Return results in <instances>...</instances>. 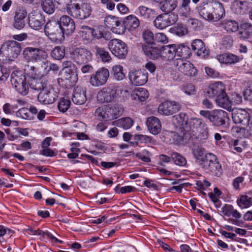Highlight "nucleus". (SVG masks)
I'll return each mask as SVG.
<instances>
[{
	"label": "nucleus",
	"mask_w": 252,
	"mask_h": 252,
	"mask_svg": "<svg viewBox=\"0 0 252 252\" xmlns=\"http://www.w3.org/2000/svg\"><path fill=\"white\" fill-rule=\"evenodd\" d=\"M199 114L208 119L214 126H220L225 124L227 113L221 109H214L212 111L200 110Z\"/></svg>",
	"instance_id": "obj_1"
},
{
	"label": "nucleus",
	"mask_w": 252,
	"mask_h": 252,
	"mask_svg": "<svg viewBox=\"0 0 252 252\" xmlns=\"http://www.w3.org/2000/svg\"><path fill=\"white\" fill-rule=\"evenodd\" d=\"M21 51V44L15 40H8L4 42L0 49V53L13 61L17 58Z\"/></svg>",
	"instance_id": "obj_2"
},
{
	"label": "nucleus",
	"mask_w": 252,
	"mask_h": 252,
	"mask_svg": "<svg viewBox=\"0 0 252 252\" xmlns=\"http://www.w3.org/2000/svg\"><path fill=\"white\" fill-rule=\"evenodd\" d=\"M11 82L16 90L23 95L29 92V86L27 84L25 74L21 71H14L11 74Z\"/></svg>",
	"instance_id": "obj_3"
},
{
	"label": "nucleus",
	"mask_w": 252,
	"mask_h": 252,
	"mask_svg": "<svg viewBox=\"0 0 252 252\" xmlns=\"http://www.w3.org/2000/svg\"><path fill=\"white\" fill-rule=\"evenodd\" d=\"M67 11L73 17L84 19L91 15L92 8L88 3H73L67 7Z\"/></svg>",
	"instance_id": "obj_4"
},
{
	"label": "nucleus",
	"mask_w": 252,
	"mask_h": 252,
	"mask_svg": "<svg viewBox=\"0 0 252 252\" xmlns=\"http://www.w3.org/2000/svg\"><path fill=\"white\" fill-rule=\"evenodd\" d=\"M207 159L201 165L207 172L211 173L220 177L222 173V169L216 155L212 153L206 154Z\"/></svg>",
	"instance_id": "obj_5"
},
{
	"label": "nucleus",
	"mask_w": 252,
	"mask_h": 252,
	"mask_svg": "<svg viewBox=\"0 0 252 252\" xmlns=\"http://www.w3.org/2000/svg\"><path fill=\"white\" fill-rule=\"evenodd\" d=\"M23 55L28 62L32 63H37L46 60L48 57V54L45 50L32 47L25 48L23 50Z\"/></svg>",
	"instance_id": "obj_6"
},
{
	"label": "nucleus",
	"mask_w": 252,
	"mask_h": 252,
	"mask_svg": "<svg viewBox=\"0 0 252 252\" xmlns=\"http://www.w3.org/2000/svg\"><path fill=\"white\" fill-rule=\"evenodd\" d=\"M108 46L111 53L118 58H126L128 51L127 46L122 40L113 39L109 42Z\"/></svg>",
	"instance_id": "obj_7"
},
{
	"label": "nucleus",
	"mask_w": 252,
	"mask_h": 252,
	"mask_svg": "<svg viewBox=\"0 0 252 252\" xmlns=\"http://www.w3.org/2000/svg\"><path fill=\"white\" fill-rule=\"evenodd\" d=\"M118 97L116 87L111 86L104 87L99 90L96 95V99L100 103H109L116 101Z\"/></svg>",
	"instance_id": "obj_8"
},
{
	"label": "nucleus",
	"mask_w": 252,
	"mask_h": 252,
	"mask_svg": "<svg viewBox=\"0 0 252 252\" xmlns=\"http://www.w3.org/2000/svg\"><path fill=\"white\" fill-rule=\"evenodd\" d=\"M109 77V70L104 67L99 68L93 73L90 78V83L93 87H98L104 85Z\"/></svg>",
	"instance_id": "obj_9"
},
{
	"label": "nucleus",
	"mask_w": 252,
	"mask_h": 252,
	"mask_svg": "<svg viewBox=\"0 0 252 252\" xmlns=\"http://www.w3.org/2000/svg\"><path fill=\"white\" fill-rule=\"evenodd\" d=\"M59 92L49 84L46 88L39 93L38 100L43 104H50L53 103L58 97Z\"/></svg>",
	"instance_id": "obj_10"
},
{
	"label": "nucleus",
	"mask_w": 252,
	"mask_h": 252,
	"mask_svg": "<svg viewBox=\"0 0 252 252\" xmlns=\"http://www.w3.org/2000/svg\"><path fill=\"white\" fill-rule=\"evenodd\" d=\"M72 57L78 64L88 63L92 60V53L85 48H76L72 52Z\"/></svg>",
	"instance_id": "obj_11"
},
{
	"label": "nucleus",
	"mask_w": 252,
	"mask_h": 252,
	"mask_svg": "<svg viewBox=\"0 0 252 252\" xmlns=\"http://www.w3.org/2000/svg\"><path fill=\"white\" fill-rule=\"evenodd\" d=\"M44 31L47 36H52L51 38L55 40H62L64 39L63 32L58 22L50 21L47 23L44 27Z\"/></svg>",
	"instance_id": "obj_12"
},
{
	"label": "nucleus",
	"mask_w": 252,
	"mask_h": 252,
	"mask_svg": "<svg viewBox=\"0 0 252 252\" xmlns=\"http://www.w3.org/2000/svg\"><path fill=\"white\" fill-rule=\"evenodd\" d=\"M181 109V105L175 101H166L160 104L158 107V112L165 116L172 115Z\"/></svg>",
	"instance_id": "obj_13"
},
{
	"label": "nucleus",
	"mask_w": 252,
	"mask_h": 252,
	"mask_svg": "<svg viewBox=\"0 0 252 252\" xmlns=\"http://www.w3.org/2000/svg\"><path fill=\"white\" fill-rule=\"evenodd\" d=\"M176 65L178 70L184 75L193 77L196 76L197 70L193 65L189 61H183L182 59L177 60Z\"/></svg>",
	"instance_id": "obj_14"
},
{
	"label": "nucleus",
	"mask_w": 252,
	"mask_h": 252,
	"mask_svg": "<svg viewBox=\"0 0 252 252\" xmlns=\"http://www.w3.org/2000/svg\"><path fill=\"white\" fill-rule=\"evenodd\" d=\"M148 73L144 70L131 71L129 73V78L131 83L135 86L144 85L148 81Z\"/></svg>",
	"instance_id": "obj_15"
},
{
	"label": "nucleus",
	"mask_w": 252,
	"mask_h": 252,
	"mask_svg": "<svg viewBox=\"0 0 252 252\" xmlns=\"http://www.w3.org/2000/svg\"><path fill=\"white\" fill-rule=\"evenodd\" d=\"M27 16L26 10L22 7H18L15 12L14 17L13 27L17 30H21L26 24V18Z\"/></svg>",
	"instance_id": "obj_16"
},
{
	"label": "nucleus",
	"mask_w": 252,
	"mask_h": 252,
	"mask_svg": "<svg viewBox=\"0 0 252 252\" xmlns=\"http://www.w3.org/2000/svg\"><path fill=\"white\" fill-rule=\"evenodd\" d=\"M63 34L70 35L72 34L75 29L74 21L69 16L64 15L60 18L59 22Z\"/></svg>",
	"instance_id": "obj_17"
},
{
	"label": "nucleus",
	"mask_w": 252,
	"mask_h": 252,
	"mask_svg": "<svg viewBox=\"0 0 252 252\" xmlns=\"http://www.w3.org/2000/svg\"><path fill=\"white\" fill-rule=\"evenodd\" d=\"M44 22L45 20L43 16L39 12H32L29 15V26L35 30L41 29Z\"/></svg>",
	"instance_id": "obj_18"
},
{
	"label": "nucleus",
	"mask_w": 252,
	"mask_h": 252,
	"mask_svg": "<svg viewBox=\"0 0 252 252\" xmlns=\"http://www.w3.org/2000/svg\"><path fill=\"white\" fill-rule=\"evenodd\" d=\"M72 100L76 105L84 104L87 101L86 89L81 87H76L73 92Z\"/></svg>",
	"instance_id": "obj_19"
},
{
	"label": "nucleus",
	"mask_w": 252,
	"mask_h": 252,
	"mask_svg": "<svg viewBox=\"0 0 252 252\" xmlns=\"http://www.w3.org/2000/svg\"><path fill=\"white\" fill-rule=\"evenodd\" d=\"M146 125L149 131L154 135L158 134L161 128V124L160 120L157 117L151 116L146 120Z\"/></svg>",
	"instance_id": "obj_20"
},
{
	"label": "nucleus",
	"mask_w": 252,
	"mask_h": 252,
	"mask_svg": "<svg viewBox=\"0 0 252 252\" xmlns=\"http://www.w3.org/2000/svg\"><path fill=\"white\" fill-rule=\"evenodd\" d=\"M62 80L64 82L66 87L73 86L78 81L77 71L65 70L63 74Z\"/></svg>",
	"instance_id": "obj_21"
},
{
	"label": "nucleus",
	"mask_w": 252,
	"mask_h": 252,
	"mask_svg": "<svg viewBox=\"0 0 252 252\" xmlns=\"http://www.w3.org/2000/svg\"><path fill=\"white\" fill-rule=\"evenodd\" d=\"M212 5L213 2H203L197 8L200 16L206 20L211 21Z\"/></svg>",
	"instance_id": "obj_22"
},
{
	"label": "nucleus",
	"mask_w": 252,
	"mask_h": 252,
	"mask_svg": "<svg viewBox=\"0 0 252 252\" xmlns=\"http://www.w3.org/2000/svg\"><path fill=\"white\" fill-rule=\"evenodd\" d=\"M176 45L163 46L160 48V58L164 61L172 60L176 55Z\"/></svg>",
	"instance_id": "obj_23"
},
{
	"label": "nucleus",
	"mask_w": 252,
	"mask_h": 252,
	"mask_svg": "<svg viewBox=\"0 0 252 252\" xmlns=\"http://www.w3.org/2000/svg\"><path fill=\"white\" fill-rule=\"evenodd\" d=\"M225 87L221 82H217L209 86L207 93L211 97H217L225 92Z\"/></svg>",
	"instance_id": "obj_24"
},
{
	"label": "nucleus",
	"mask_w": 252,
	"mask_h": 252,
	"mask_svg": "<svg viewBox=\"0 0 252 252\" xmlns=\"http://www.w3.org/2000/svg\"><path fill=\"white\" fill-rule=\"evenodd\" d=\"M232 120L235 124L245 125L249 121V114L243 109H239L232 114Z\"/></svg>",
	"instance_id": "obj_25"
},
{
	"label": "nucleus",
	"mask_w": 252,
	"mask_h": 252,
	"mask_svg": "<svg viewBox=\"0 0 252 252\" xmlns=\"http://www.w3.org/2000/svg\"><path fill=\"white\" fill-rule=\"evenodd\" d=\"M29 86L32 90L36 91H42L45 88H46L49 83L43 78H30L28 80Z\"/></svg>",
	"instance_id": "obj_26"
},
{
	"label": "nucleus",
	"mask_w": 252,
	"mask_h": 252,
	"mask_svg": "<svg viewBox=\"0 0 252 252\" xmlns=\"http://www.w3.org/2000/svg\"><path fill=\"white\" fill-rule=\"evenodd\" d=\"M123 24L129 31H133L139 26L140 21L136 16L131 14L124 18Z\"/></svg>",
	"instance_id": "obj_27"
},
{
	"label": "nucleus",
	"mask_w": 252,
	"mask_h": 252,
	"mask_svg": "<svg viewBox=\"0 0 252 252\" xmlns=\"http://www.w3.org/2000/svg\"><path fill=\"white\" fill-rule=\"evenodd\" d=\"M213 10L211 12V21H217L225 15L224 9L222 3L218 1L213 2Z\"/></svg>",
	"instance_id": "obj_28"
},
{
	"label": "nucleus",
	"mask_w": 252,
	"mask_h": 252,
	"mask_svg": "<svg viewBox=\"0 0 252 252\" xmlns=\"http://www.w3.org/2000/svg\"><path fill=\"white\" fill-rule=\"evenodd\" d=\"M142 48L145 55L150 59L157 60L160 57V49L147 44H143Z\"/></svg>",
	"instance_id": "obj_29"
},
{
	"label": "nucleus",
	"mask_w": 252,
	"mask_h": 252,
	"mask_svg": "<svg viewBox=\"0 0 252 252\" xmlns=\"http://www.w3.org/2000/svg\"><path fill=\"white\" fill-rule=\"evenodd\" d=\"M217 59L220 63L233 64L239 62V58L231 53H224L217 56Z\"/></svg>",
	"instance_id": "obj_30"
},
{
	"label": "nucleus",
	"mask_w": 252,
	"mask_h": 252,
	"mask_svg": "<svg viewBox=\"0 0 252 252\" xmlns=\"http://www.w3.org/2000/svg\"><path fill=\"white\" fill-rule=\"evenodd\" d=\"M109 109V105H102L99 107L95 111V116L100 120L104 121H111V115Z\"/></svg>",
	"instance_id": "obj_31"
},
{
	"label": "nucleus",
	"mask_w": 252,
	"mask_h": 252,
	"mask_svg": "<svg viewBox=\"0 0 252 252\" xmlns=\"http://www.w3.org/2000/svg\"><path fill=\"white\" fill-rule=\"evenodd\" d=\"M191 48L199 56L204 57L208 54V51L200 39H197L193 40L191 43Z\"/></svg>",
	"instance_id": "obj_32"
},
{
	"label": "nucleus",
	"mask_w": 252,
	"mask_h": 252,
	"mask_svg": "<svg viewBox=\"0 0 252 252\" xmlns=\"http://www.w3.org/2000/svg\"><path fill=\"white\" fill-rule=\"evenodd\" d=\"M215 102L219 107L227 110H230L231 109V101L226 92L217 96L215 99Z\"/></svg>",
	"instance_id": "obj_33"
},
{
	"label": "nucleus",
	"mask_w": 252,
	"mask_h": 252,
	"mask_svg": "<svg viewBox=\"0 0 252 252\" xmlns=\"http://www.w3.org/2000/svg\"><path fill=\"white\" fill-rule=\"evenodd\" d=\"M231 9L237 14H243L248 10V3L245 1L234 0L231 5Z\"/></svg>",
	"instance_id": "obj_34"
},
{
	"label": "nucleus",
	"mask_w": 252,
	"mask_h": 252,
	"mask_svg": "<svg viewBox=\"0 0 252 252\" xmlns=\"http://www.w3.org/2000/svg\"><path fill=\"white\" fill-rule=\"evenodd\" d=\"M239 32V38L242 39L249 38L252 35V25L249 23H243L241 25Z\"/></svg>",
	"instance_id": "obj_35"
},
{
	"label": "nucleus",
	"mask_w": 252,
	"mask_h": 252,
	"mask_svg": "<svg viewBox=\"0 0 252 252\" xmlns=\"http://www.w3.org/2000/svg\"><path fill=\"white\" fill-rule=\"evenodd\" d=\"M149 96L148 91L143 88H138L133 91L131 97L133 100L139 101H145Z\"/></svg>",
	"instance_id": "obj_36"
},
{
	"label": "nucleus",
	"mask_w": 252,
	"mask_h": 252,
	"mask_svg": "<svg viewBox=\"0 0 252 252\" xmlns=\"http://www.w3.org/2000/svg\"><path fill=\"white\" fill-rule=\"evenodd\" d=\"M190 2V0H182L178 8V13L181 17L188 18L190 16V8L189 6Z\"/></svg>",
	"instance_id": "obj_37"
},
{
	"label": "nucleus",
	"mask_w": 252,
	"mask_h": 252,
	"mask_svg": "<svg viewBox=\"0 0 252 252\" xmlns=\"http://www.w3.org/2000/svg\"><path fill=\"white\" fill-rule=\"evenodd\" d=\"M112 125L124 129H128L133 125V121L129 117H125L114 121Z\"/></svg>",
	"instance_id": "obj_38"
},
{
	"label": "nucleus",
	"mask_w": 252,
	"mask_h": 252,
	"mask_svg": "<svg viewBox=\"0 0 252 252\" xmlns=\"http://www.w3.org/2000/svg\"><path fill=\"white\" fill-rule=\"evenodd\" d=\"M204 122L201 119L191 118L186 123V128L193 132H196Z\"/></svg>",
	"instance_id": "obj_39"
},
{
	"label": "nucleus",
	"mask_w": 252,
	"mask_h": 252,
	"mask_svg": "<svg viewBox=\"0 0 252 252\" xmlns=\"http://www.w3.org/2000/svg\"><path fill=\"white\" fill-rule=\"evenodd\" d=\"M222 28L228 32H237L239 29V24L237 22L233 20H225L221 24Z\"/></svg>",
	"instance_id": "obj_40"
},
{
	"label": "nucleus",
	"mask_w": 252,
	"mask_h": 252,
	"mask_svg": "<svg viewBox=\"0 0 252 252\" xmlns=\"http://www.w3.org/2000/svg\"><path fill=\"white\" fill-rule=\"evenodd\" d=\"M193 154L196 162L201 166L207 159L206 154H205V150L203 148L199 147L194 148L193 150Z\"/></svg>",
	"instance_id": "obj_41"
},
{
	"label": "nucleus",
	"mask_w": 252,
	"mask_h": 252,
	"mask_svg": "<svg viewBox=\"0 0 252 252\" xmlns=\"http://www.w3.org/2000/svg\"><path fill=\"white\" fill-rule=\"evenodd\" d=\"M95 55L98 56L103 63H109L111 60V57L106 50L98 46L95 47Z\"/></svg>",
	"instance_id": "obj_42"
},
{
	"label": "nucleus",
	"mask_w": 252,
	"mask_h": 252,
	"mask_svg": "<svg viewBox=\"0 0 252 252\" xmlns=\"http://www.w3.org/2000/svg\"><path fill=\"white\" fill-rule=\"evenodd\" d=\"M176 55L183 58H188L191 55V51L189 47L185 45H176Z\"/></svg>",
	"instance_id": "obj_43"
},
{
	"label": "nucleus",
	"mask_w": 252,
	"mask_h": 252,
	"mask_svg": "<svg viewBox=\"0 0 252 252\" xmlns=\"http://www.w3.org/2000/svg\"><path fill=\"white\" fill-rule=\"evenodd\" d=\"M177 6V0H163L160 8L164 12H170L174 10Z\"/></svg>",
	"instance_id": "obj_44"
},
{
	"label": "nucleus",
	"mask_w": 252,
	"mask_h": 252,
	"mask_svg": "<svg viewBox=\"0 0 252 252\" xmlns=\"http://www.w3.org/2000/svg\"><path fill=\"white\" fill-rule=\"evenodd\" d=\"M154 26L158 29L162 30L169 26L165 14L159 15L154 21Z\"/></svg>",
	"instance_id": "obj_45"
},
{
	"label": "nucleus",
	"mask_w": 252,
	"mask_h": 252,
	"mask_svg": "<svg viewBox=\"0 0 252 252\" xmlns=\"http://www.w3.org/2000/svg\"><path fill=\"white\" fill-rule=\"evenodd\" d=\"M237 203L241 208H247L252 205V198L246 195H242L237 199Z\"/></svg>",
	"instance_id": "obj_46"
},
{
	"label": "nucleus",
	"mask_w": 252,
	"mask_h": 252,
	"mask_svg": "<svg viewBox=\"0 0 252 252\" xmlns=\"http://www.w3.org/2000/svg\"><path fill=\"white\" fill-rule=\"evenodd\" d=\"M109 112L111 115V120L116 119L120 117L123 111L122 107L118 104L113 105H109Z\"/></svg>",
	"instance_id": "obj_47"
},
{
	"label": "nucleus",
	"mask_w": 252,
	"mask_h": 252,
	"mask_svg": "<svg viewBox=\"0 0 252 252\" xmlns=\"http://www.w3.org/2000/svg\"><path fill=\"white\" fill-rule=\"evenodd\" d=\"M198 137L202 140H206L209 137V129L207 125L204 122L196 131Z\"/></svg>",
	"instance_id": "obj_48"
},
{
	"label": "nucleus",
	"mask_w": 252,
	"mask_h": 252,
	"mask_svg": "<svg viewBox=\"0 0 252 252\" xmlns=\"http://www.w3.org/2000/svg\"><path fill=\"white\" fill-rule=\"evenodd\" d=\"M105 25L108 28H111V30L115 28V26H120V22L118 18L112 15L106 16L104 19Z\"/></svg>",
	"instance_id": "obj_49"
},
{
	"label": "nucleus",
	"mask_w": 252,
	"mask_h": 252,
	"mask_svg": "<svg viewBox=\"0 0 252 252\" xmlns=\"http://www.w3.org/2000/svg\"><path fill=\"white\" fill-rule=\"evenodd\" d=\"M112 72L114 77L117 80H122L125 77L123 66L121 65L113 66L112 67Z\"/></svg>",
	"instance_id": "obj_50"
},
{
	"label": "nucleus",
	"mask_w": 252,
	"mask_h": 252,
	"mask_svg": "<svg viewBox=\"0 0 252 252\" xmlns=\"http://www.w3.org/2000/svg\"><path fill=\"white\" fill-rule=\"evenodd\" d=\"M65 55V49L63 46H57L52 51L51 55L56 60L63 59Z\"/></svg>",
	"instance_id": "obj_51"
},
{
	"label": "nucleus",
	"mask_w": 252,
	"mask_h": 252,
	"mask_svg": "<svg viewBox=\"0 0 252 252\" xmlns=\"http://www.w3.org/2000/svg\"><path fill=\"white\" fill-rule=\"evenodd\" d=\"M53 1V0H44L42 2V9L47 14H51L55 11V5Z\"/></svg>",
	"instance_id": "obj_52"
},
{
	"label": "nucleus",
	"mask_w": 252,
	"mask_h": 252,
	"mask_svg": "<svg viewBox=\"0 0 252 252\" xmlns=\"http://www.w3.org/2000/svg\"><path fill=\"white\" fill-rule=\"evenodd\" d=\"M171 158L175 163L177 165L183 166L187 164L186 159L177 152L172 153L171 154Z\"/></svg>",
	"instance_id": "obj_53"
},
{
	"label": "nucleus",
	"mask_w": 252,
	"mask_h": 252,
	"mask_svg": "<svg viewBox=\"0 0 252 252\" xmlns=\"http://www.w3.org/2000/svg\"><path fill=\"white\" fill-rule=\"evenodd\" d=\"M137 11L138 14L144 19H149L151 14L154 12L153 9L148 8L144 6H139Z\"/></svg>",
	"instance_id": "obj_54"
},
{
	"label": "nucleus",
	"mask_w": 252,
	"mask_h": 252,
	"mask_svg": "<svg viewBox=\"0 0 252 252\" xmlns=\"http://www.w3.org/2000/svg\"><path fill=\"white\" fill-rule=\"evenodd\" d=\"M70 101L67 98H61L58 103V107L60 111L65 112L69 108Z\"/></svg>",
	"instance_id": "obj_55"
},
{
	"label": "nucleus",
	"mask_w": 252,
	"mask_h": 252,
	"mask_svg": "<svg viewBox=\"0 0 252 252\" xmlns=\"http://www.w3.org/2000/svg\"><path fill=\"white\" fill-rule=\"evenodd\" d=\"M16 115L25 120H32V116L28 108H22L16 112Z\"/></svg>",
	"instance_id": "obj_56"
},
{
	"label": "nucleus",
	"mask_w": 252,
	"mask_h": 252,
	"mask_svg": "<svg viewBox=\"0 0 252 252\" xmlns=\"http://www.w3.org/2000/svg\"><path fill=\"white\" fill-rule=\"evenodd\" d=\"M80 32V36L84 39L89 40L92 35V28L87 26L82 27Z\"/></svg>",
	"instance_id": "obj_57"
},
{
	"label": "nucleus",
	"mask_w": 252,
	"mask_h": 252,
	"mask_svg": "<svg viewBox=\"0 0 252 252\" xmlns=\"http://www.w3.org/2000/svg\"><path fill=\"white\" fill-rule=\"evenodd\" d=\"M18 105L16 104H12L9 103L4 104L2 107V109L5 114L7 115H12L16 112L18 108Z\"/></svg>",
	"instance_id": "obj_58"
},
{
	"label": "nucleus",
	"mask_w": 252,
	"mask_h": 252,
	"mask_svg": "<svg viewBox=\"0 0 252 252\" xmlns=\"http://www.w3.org/2000/svg\"><path fill=\"white\" fill-rule=\"evenodd\" d=\"M142 37L145 42L149 44H152L154 41V36L153 32L149 30H145L143 31L142 33Z\"/></svg>",
	"instance_id": "obj_59"
},
{
	"label": "nucleus",
	"mask_w": 252,
	"mask_h": 252,
	"mask_svg": "<svg viewBox=\"0 0 252 252\" xmlns=\"http://www.w3.org/2000/svg\"><path fill=\"white\" fill-rule=\"evenodd\" d=\"M175 33L179 36H183L187 34L188 32L187 27L183 25L179 24L173 28Z\"/></svg>",
	"instance_id": "obj_60"
},
{
	"label": "nucleus",
	"mask_w": 252,
	"mask_h": 252,
	"mask_svg": "<svg viewBox=\"0 0 252 252\" xmlns=\"http://www.w3.org/2000/svg\"><path fill=\"white\" fill-rule=\"evenodd\" d=\"M165 15L166 17V19L169 26L172 25L176 23L178 19V16L177 14L173 12H165Z\"/></svg>",
	"instance_id": "obj_61"
},
{
	"label": "nucleus",
	"mask_w": 252,
	"mask_h": 252,
	"mask_svg": "<svg viewBox=\"0 0 252 252\" xmlns=\"http://www.w3.org/2000/svg\"><path fill=\"white\" fill-rule=\"evenodd\" d=\"M182 90L187 95H194L196 93V90L193 85L187 84L183 86Z\"/></svg>",
	"instance_id": "obj_62"
},
{
	"label": "nucleus",
	"mask_w": 252,
	"mask_h": 252,
	"mask_svg": "<svg viewBox=\"0 0 252 252\" xmlns=\"http://www.w3.org/2000/svg\"><path fill=\"white\" fill-rule=\"evenodd\" d=\"M28 67L29 69V71H28L27 74L28 76L30 77V78H38L40 76H43L44 74H38L36 70H35V68L33 66H28Z\"/></svg>",
	"instance_id": "obj_63"
},
{
	"label": "nucleus",
	"mask_w": 252,
	"mask_h": 252,
	"mask_svg": "<svg viewBox=\"0 0 252 252\" xmlns=\"http://www.w3.org/2000/svg\"><path fill=\"white\" fill-rule=\"evenodd\" d=\"M63 67L65 70L70 69L71 71H77V68L70 61H64L63 62Z\"/></svg>",
	"instance_id": "obj_64"
}]
</instances>
